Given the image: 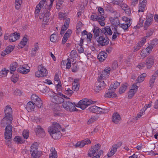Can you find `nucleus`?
Listing matches in <instances>:
<instances>
[{
	"label": "nucleus",
	"mask_w": 158,
	"mask_h": 158,
	"mask_svg": "<svg viewBox=\"0 0 158 158\" xmlns=\"http://www.w3.org/2000/svg\"><path fill=\"white\" fill-rule=\"evenodd\" d=\"M154 59L153 57L149 56L147 59L146 62L147 67L148 69H150L154 63Z\"/></svg>",
	"instance_id": "nucleus-22"
},
{
	"label": "nucleus",
	"mask_w": 158,
	"mask_h": 158,
	"mask_svg": "<svg viewBox=\"0 0 158 158\" xmlns=\"http://www.w3.org/2000/svg\"><path fill=\"white\" fill-rule=\"evenodd\" d=\"M21 4V0H15V5L16 8L18 10L20 8V6Z\"/></svg>",
	"instance_id": "nucleus-53"
},
{
	"label": "nucleus",
	"mask_w": 158,
	"mask_h": 158,
	"mask_svg": "<svg viewBox=\"0 0 158 158\" xmlns=\"http://www.w3.org/2000/svg\"><path fill=\"white\" fill-rule=\"evenodd\" d=\"M50 40L53 42H56L57 41V36L55 34H52L50 36Z\"/></svg>",
	"instance_id": "nucleus-52"
},
{
	"label": "nucleus",
	"mask_w": 158,
	"mask_h": 158,
	"mask_svg": "<svg viewBox=\"0 0 158 158\" xmlns=\"http://www.w3.org/2000/svg\"><path fill=\"white\" fill-rule=\"evenodd\" d=\"M45 3V1L43 0L40 1L36 7L35 15V17H38L40 11V9L43 7Z\"/></svg>",
	"instance_id": "nucleus-18"
},
{
	"label": "nucleus",
	"mask_w": 158,
	"mask_h": 158,
	"mask_svg": "<svg viewBox=\"0 0 158 158\" xmlns=\"http://www.w3.org/2000/svg\"><path fill=\"white\" fill-rule=\"evenodd\" d=\"M68 62L66 63V68L67 69H69L71 67V61H73L72 60V58L70 59L69 58L68 59Z\"/></svg>",
	"instance_id": "nucleus-60"
},
{
	"label": "nucleus",
	"mask_w": 158,
	"mask_h": 158,
	"mask_svg": "<svg viewBox=\"0 0 158 158\" xmlns=\"http://www.w3.org/2000/svg\"><path fill=\"white\" fill-rule=\"evenodd\" d=\"M5 116L2 121L1 123L4 125L10 124L11 123L12 120V114L13 113L12 109L11 106L7 105L6 106L4 109Z\"/></svg>",
	"instance_id": "nucleus-2"
},
{
	"label": "nucleus",
	"mask_w": 158,
	"mask_h": 158,
	"mask_svg": "<svg viewBox=\"0 0 158 158\" xmlns=\"http://www.w3.org/2000/svg\"><path fill=\"white\" fill-rule=\"evenodd\" d=\"M26 108L29 112L33 110L35 108L34 102L32 101L29 102L26 105Z\"/></svg>",
	"instance_id": "nucleus-30"
},
{
	"label": "nucleus",
	"mask_w": 158,
	"mask_h": 158,
	"mask_svg": "<svg viewBox=\"0 0 158 158\" xmlns=\"http://www.w3.org/2000/svg\"><path fill=\"white\" fill-rule=\"evenodd\" d=\"M38 70L35 73L36 77H43L47 76L48 72L42 64L39 65L38 66Z\"/></svg>",
	"instance_id": "nucleus-4"
},
{
	"label": "nucleus",
	"mask_w": 158,
	"mask_h": 158,
	"mask_svg": "<svg viewBox=\"0 0 158 158\" xmlns=\"http://www.w3.org/2000/svg\"><path fill=\"white\" fill-rule=\"evenodd\" d=\"M138 87L135 84L133 85L131 89L128 93V97L129 98H131L134 96L135 94L137 91Z\"/></svg>",
	"instance_id": "nucleus-16"
},
{
	"label": "nucleus",
	"mask_w": 158,
	"mask_h": 158,
	"mask_svg": "<svg viewBox=\"0 0 158 158\" xmlns=\"http://www.w3.org/2000/svg\"><path fill=\"white\" fill-rule=\"evenodd\" d=\"M91 142V141L90 140L88 139H85L81 141L82 147H84L86 145H88L90 144Z\"/></svg>",
	"instance_id": "nucleus-44"
},
{
	"label": "nucleus",
	"mask_w": 158,
	"mask_h": 158,
	"mask_svg": "<svg viewBox=\"0 0 158 158\" xmlns=\"http://www.w3.org/2000/svg\"><path fill=\"white\" fill-rule=\"evenodd\" d=\"M90 103H90L89 101L86 99L82 100L79 102L76 106L81 108L82 110H84L89 105Z\"/></svg>",
	"instance_id": "nucleus-14"
},
{
	"label": "nucleus",
	"mask_w": 158,
	"mask_h": 158,
	"mask_svg": "<svg viewBox=\"0 0 158 158\" xmlns=\"http://www.w3.org/2000/svg\"><path fill=\"white\" fill-rule=\"evenodd\" d=\"M20 36L19 33L17 32H15L9 35V40L10 42H12L16 41L19 39Z\"/></svg>",
	"instance_id": "nucleus-21"
},
{
	"label": "nucleus",
	"mask_w": 158,
	"mask_h": 158,
	"mask_svg": "<svg viewBox=\"0 0 158 158\" xmlns=\"http://www.w3.org/2000/svg\"><path fill=\"white\" fill-rule=\"evenodd\" d=\"M40 90L43 93H48L49 91V89L45 85L41 86L40 87Z\"/></svg>",
	"instance_id": "nucleus-47"
},
{
	"label": "nucleus",
	"mask_w": 158,
	"mask_h": 158,
	"mask_svg": "<svg viewBox=\"0 0 158 158\" xmlns=\"http://www.w3.org/2000/svg\"><path fill=\"white\" fill-rule=\"evenodd\" d=\"M19 78V75L17 74H14L11 77V79L12 82L15 83L18 81Z\"/></svg>",
	"instance_id": "nucleus-43"
},
{
	"label": "nucleus",
	"mask_w": 158,
	"mask_h": 158,
	"mask_svg": "<svg viewBox=\"0 0 158 158\" xmlns=\"http://www.w3.org/2000/svg\"><path fill=\"white\" fill-rule=\"evenodd\" d=\"M8 124L9 125H7L6 127L4 135L5 139L8 140L6 141V143L7 144H8V145L9 146V144L10 143L9 139L12 137L13 127L11 125Z\"/></svg>",
	"instance_id": "nucleus-6"
},
{
	"label": "nucleus",
	"mask_w": 158,
	"mask_h": 158,
	"mask_svg": "<svg viewBox=\"0 0 158 158\" xmlns=\"http://www.w3.org/2000/svg\"><path fill=\"white\" fill-rule=\"evenodd\" d=\"M111 27L112 30V31H113L114 34H118V33L117 31V27L113 25L111 26Z\"/></svg>",
	"instance_id": "nucleus-64"
},
{
	"label": "nucleus",
	"mask_w": 158,
	"mask_h": 158,
	"mask_svg": "<svg viewBox=\"0 0 158 158\" xmlns=\"http://www.w3.org/2000/svg\"><path fill=\"white\" fill-rule=\"evenodd\" d=\"M54 1V0H50L51 3L49 6L47 5L46 2H45V6L44 7L45 8L47 9H48V10H50V9L52 8Z\"/></svg>",
	"instance_id": "nucleus-56"
},
{
	"label": "nucleus",
	"mask_w": 158,
	"mask_h": 158,
	"mask_svg": "<svg viewBox=\"0 0 158 158\" xmlns=\"http://www.w3.org/2000/svg\"><path fill=\"white\" fill-rule=\"evenodd\" d=\"M110 73H106L105 72L103 71L102 74H101L98 77V81H101V80H103L104 79L108 77Z\"/></svg>",
	"instance_id": "nucleus-33"
},
{
	"label": "nucleus",
	"mask_w": 158,
	"mask_h": 158,
	"mask_svg": "<svg viewBox=\"0 0 158 158\" xmlns=\"http://www.w3.org/2000/svg\"><path fill=\"white\" fill-rule=\"evenodd\" d=\"M98 10L99 12V15L101 17L102 16H104V10L101 7H99L98 8Z\"/></svg>",
	"instance_id": "nucleus-58"
},
{
	"label": "nucleus",
	"mask_w": 158,
	"mask_h": 158,
	"mask_svg": "<svg viewBox=\"0 0 158 158\" xmlns=\"http://www.w3.org/2000/svg\"><path fill=\"white\" fill-rule=\"evenodd\" d=\"M104 96L107 98H113L116 97L117 95L114 92L108 90V92L105 94Z\"/></svg>",
	"instance_id": "nucleus-28"
},
{
	"label": "nucleus",
	"mask_w": 158,
	"mask_h": 158,
	"mask_svg": "<svg viewBox=\"0 0 158 158\" xmlns=\"http://www.w3.org/2000/svg\"><path fill=\"white\" fill-rule=\"evenodd\" d=\"M104 20L105 18L104 16H102L99 19L98 21L101 26H103L105 25V23L104 22Z\"/></svg>",
	"instance_id": "nucleus-51"
},
{
	"label": "nucleus",
	"mask_w": 158,
	"mask_h": 158,
	"mask_svg": "<svg viewBox=\"0 0 158 158\" xmlns=\"http://www.w3.org/2000/svg\"><path fill=\"white\" fill-rule=\"evenodd\" d=\"M59 17L60 19L64 20L67 18L66 15L62 12L59 13Z\"/></svg>",
	"instance_id": "nucleus-55"
},
{
	"label": "nucleus",
	"mask_w": 158,
	"mask_h": 158,
	"mask_svg": "<svg viewBox=\"0 0 158 158\" xmlns=\"http://www.w3.org/2000/svg\"><path fill=\"white\" fill-rule=\"evenodd\" d=\"M121 145L122 143L120 142H119L116 144L113 145L110 150L107 154V156L108 157H111L113 156L116 152L117 149L119 148Z\"/></svg>",
	"instance_id": "nucleus-13"
},
{
	"label": "nucleus",
	"mask_w": 158,
	"mask_h": 158,
	"mask_svg": "<svg viewBox=\"0 0 158 158\" xmlns=\"http://www.w3.org/2000/svg\"><path fill=\"white\" fill-rule=\"evenodd\" d=\"M100 148L101 145L99 143L92 146L90 149L89 151L88 154V156L90 157L94 156L96 153L97 155L99 152L98 151L100 149Z\"/></svg>",
	"instance_id": "nucleus-8"
},
{
	"label": "nucleus",
	"mask_w": 158,
	"mask_h": 158,
	"mask_svg": "<svg viewBox=\"0 0 158 158\" xmlns=\"http://www.w3.org/2000/svg\"><path fill=\"white\" fill-rule=\"evenodd\" d=\"M79 79H75L73 83L72 89L74 91H77L79 89Z\"/></svg>",
	"instance_id": "nucleus-31"
},
{
	"label": "nucleus",
	"mask_w": 158,
	"mask_h": 158,
	"mask_svg": "<svg viewBox=\"0 0 158 158\" xmlns=\"http://www.w3.org/2000/svg\"><path fill=\"white\" fill-rule=\"evenodd\" d=\"M106 36H100L97 39L98 42L102 46H105L107 45L109 43V40L107 37Z\"/></svg>",
	"instance_id": "nucleus-15"
},
{
	"label": "nucleus",
	"mask_w": 158,
	"mask_h": 158,
	"mask_svg": "<svg viewBox=\"0 0 158 158\" xmlns=\"http://www.w3.org/2000/svg\"><path fill=\"white\" fill-rule=\"evenodd\" d=\"M100 17L99 15L97 16L95 15H92L91 16V18L93 21H98Z\"/></svg>",
	"instance_id": "nucleus-57"
},
{
	"label": "nucleus",
	"mask_w": 158,
	"mask_h": 158,
	"mask_svg": "<svg viewBox=\"0 0 158 158\" xmlns=\"http://www.w3.org/2000/svg\"><path fill=\"white\" fill-rule=\"evenodd\" d=\"M153 17V16L152 15H150V16H148V18L145 22L144 24V27L145 28H147L152 24Z\"/></svg>",
	"instance_id": "nucleus-26"
},
{
	"label": "nucleus",
	"mask_w": 158,
	"mask_h": 158,
	"mask_svg": "<svg viewBox=\"0 0 158 158\" xmlns=\"http://www.w3.org/2000/svg\"><path fill=\"white\" fill-rule=\"evenodd\" d=\"M36 135L39 137H43L45 135L44 130L40 126H38L35 130Z\"/></svg>",
	"instance_id": "nucleus-17"
},
{
	"label": "nucleus",
	"mask_w": 158,
	"mask_h": 158,
	"mask_svg": "<svg viewBox=\"0 0 158 158\" xmlns=\"http://www.w3.org/2000/svg\"><path fill=\"white\" fill-rule=\"evenodd\" d=\"M32 101L39 108L42 107L43 102L41 99L35 94H32L31 97Z\"/></svg>",
	"instance_id": "nucleus-9"
},
{
	"label": "nucleus",
	"mask_w": 158,
	"mask_h": 158,
	"mask_svg": "<svg viewBox=\"0 0 158 158\" xmlns=\"http://www.w3.org/2000/svg\"><path fill=\"white\" fill-rule=\"evenodd\" d=\"M149 53H148V52H147V50L145 49H143L141 51L140 53V55L141 57L143 58L146 56Z\"/></svg>",
	"instance_id": "nucleus-50"
},
{
	"label": "nucleus",
	"mask_w": 158,
	"mask_h": 158,
	"mask_svg": "<svg viewBox=\"0 0 158 158\" xmlns=\"http://www.w3.org/2000/svg\"><path fill=\"white\" fill-rule=\"evenodd\" d=\"M71 33V31L70 30H68L65 34L62 41V43L64 44L68 40V38L69 37Z\"/></svg>",
	"instance_id": "nucleus-32"
},
{
	"label": "nucleus",
	"mask_w": 158,
	"mask_h": 158,
	"mask_svg": "<svg viewBox=\"0 0 158 158\" xmlns=\"http://www.w3.org/2000/svg\"><path fill=\"white\" fill-rule=\"evenodd\" d=\"M18 66V64L16 62H14L12 63L10 66V73H12V71H15Z\"/></svg>",
	"instance_id": "nucleus-37"
},
{
	"label": "nucleus",
	"mask_w": 158,
	"mask_h": 158,
	"mask_svg": "<svg viewBox=\"0 0 158 158\" xmlns=\"http://www.w3.org/2000/svg\"><path fill=\"white\" fill-rule=\"evenodd\" d=\"M103 153V151L102 150H100L98 153L95 156H94L93 158H100L101 156Z\"/></svg>",
	"instance_id": "nucleus-63"
},
{
	"label": "nucleus",
	"mask_w": 158,
	"mask_h": 158,
	"mask_svg": "<svg viewBox=\"0 0 158 158\" xmlns=\"http://www.w3.org/2000/svg\"><path fill=\"white\" fill-rule=\"evenodd\" d=\"M127 87V85L126 84L122 85L120 88L119 93L121 94L124 93Z\"/></svg>",
	"instance_id": "nucleus-45"
},
{
	"label": "nucleus",
	"mask_w": 158,
	"mask_h": 158,
	"mask_svg": "<svg viewBox=\"0 0 158 158\" xmlns=\"http://www.w3.org/2000/svg\"><path fill=\"white\" fill-rule=\"evenodd\" d=\"M107 56V55L106 53L103 52H101L98 54L97 57L100 61L102 62L106 59Z\"/></svg>",
	"instance_id": "nucleus-24"
},
{
	"label": "nucleus",
	"mask_w": 158,
	"mask_h": 158,
	"mask_svg": "<svg viewBox=\"0 0 158 158\" xmlns=\"http://www.w3.org/2000/svg\"><path fill=\"white\" fill-rule=\"evenodd\" d=\"M102 32L104 33L106 36L107 35H111L113 32L111 29V28L109 26L105 27L104 28H103L102 30Z\"/></svg>",
	"instance_id": "nucleus-23"
},
{
	"label": "nucleus",
	"mask_w": 158,
	"mask_h": 158,
	"mask_svg": "<svg viewBox=\"0 0 158 158\" xmlns=\"http://www.w3.org/2000/svg\"><path fill=\"white\" fill-rule=\"evenodd\" d=\"M122 19L124 22L119 24V27L122 28L124 30H127L128 27L131 26V19L124 16L122 18Z\"/></svg>",
	"instance_id": "nucleus-10"
},
{
	"label": "nucleus",
	"mask_w": 158,
	"mask_h": 158,
	"mask_svg": "<svg viewBox=\"0 0 158 158\" xmlns=\"http://www.w3.org/2000/svg\"><path fill=\"white\" fill-rule=\"evenodd\" d=\"M147 74L146 73H144L141 74L137 78V82L141 83L143 82L144 80V78L146 77Z\"/></svg>",
	"instance_id": "nucleus-39"
},
{
	"label": "nucleus",
	"mask_w": 158,
	"mask_h": 158,
	"mask_svg": "<svg viewBox=\"0 0 158 158\" xmlns=\"http://www.w3.org/2000/svg\"><path fill=\"white\" fill-rule=\"evenodd\" d=\"M60 129V126L58 123H53L52 125L49 127L48 132L53 139H59L61 136Z\"/></svg>",
	"instance_id": "nucleus-1"
},
{
	"label": "nucleus",
	"mask_w": 158,
	"mask_h": 158,
	"mask_svg": "<svg viewBox=\"0 0 158 158\" xmlns=\"http://www.w3.org/2000/svg\"><path fill=\"white\" fill-rule=\"evenodd\" d=\"M121 7L127 15H130L131 14V10L129 6L127 4H122L121 6Z\"/></svg>",
	"instance_id": "nucleus-25"
},
{
	"label": "nucleus",
	"mask_w": 158,
	"mask_h": 158,
	"mask_svg": "<svg viewBox=\"0 0 158 158\" xmlns=\"http://www.w3.org/2000/svg\"><path fill=\"white\" fill-rule=\"evenodd\" d=\"M88 110L91 112L99 114H103L105 113V111L104 109L96 106H90L88 109Z\"/></svg>",
	"instance_id": "nucleus-12"
},
{
	"label": "nucleus",
	"mask_w": 158,
	"mask_h": 158,
	"mask_svg": "<svg viewBox=\"0 0 158 158\" xmlns=\"http://www.w3.org/2000/svg\"><path fill=\"white\" fill-rule=\"evenodd\" d=\"M101 29H99L98 27H94L93 30V32L94 34V37H95L96 38L99 35L100 32L101 31Z\"/></svg>",
	"instance_id": "nucleus-40"
},
{
	"label": "nucleus",
	"mask_w": 158,
	"mask_h": 158,
	"mask_svg": "<svg viewBox=\"0 0 158 158\" xmlns=\"http://www.w3.org/2000/svg\"><path fill=\"white\" fill-rule=\"evenodd\" d=\"M39 49V44L36 43L34 45V47L32 48L31 51V56H34L36 55V52Z\"/></svg>",
	"instance_id": "nucleus-29"
},
{
	"label": "nucleus",
	"mask_w": 158,
	"mask_h": 158,
	"mask_svg": "<svg viewBox=\"0 0 158 158\" xmlns=\"http://www.w3.org/2000/svg\"><path fill=\"white\" fill-rule=\"evenodd\" d=\"M53 110L54 114L58 115H59L58 111L60 110V107L58 104H56L54 107H53Z\"/></svg>",
	"instance_id": "nucleus-42"
},
{
	"label": "nucleus",
	"mask_w": 158,
	"mask_h": 158,
	"mask_svg": "<svg viewBox=\"0 0 158 158\" xmlns=\"http://www.w3.org/2000/svg\"><path fill=\"white\" fill-rule=\"evenodd\" d=\"M23 136L25 139H27L29 135V132L27 130H24L23 132Z\"/></svg>",
	"instance_id": "nucleus-48"
},
{
	"label": "nucleus",
	"mask_w": 158,
	"mask_h": 158,
	"mask_svg": "<svg viewBox=\"0 0 158 158\" xmlns=\"http://www.w3.org/2000/svg\"><path fill=\"white\" fill-rule=\"evenodd\" d=\"M158 71H156L155 73L152 76L149 81V84L151 87H152L155 82V80L157 77Z\"/></svg>",
	"instance_id": "nucleus-27"
},
{
	"label": "nucleus",
	"mask_w": 158,
	"mask_h": 158,
	"mask_svg": "<svg viewBox=\"0 0 158 158\" xmlns=\"http://www.w3.org/2000/svg\"><path fill=\"white\" fill-rule=\"evenodd\" d=\"M38 144L35 143L31 146L30 151L31 153V156L33 158H39L41 156V154L38 150Z\"/></svg>",
	"instance_id": "nucleus-5"
},
{
	"label": "nucleus",
	"mask_w": 158,
	"mask_h": 158,
	"mask_svg": "<svg viewBox=\"0 0 158 158\" xmlns=\"http://www.w3.org/2000/svg\"><path fill=\"white\" fill-rule=\"evenodd\" d=\"M17 71L21 73L25 74L28 73L30 72L29 69H27L23 67H20L17 69Z\"/></svg>",
	"instance_id": "nucleus-34"
},
{
	"label": "nucleus",
	"mask_w": 158,
	"mask_h": 158,
	"mask_svg": "<svg viewBox=\"0 0 158 158\" xmlns=\"http://www.w3.org/2000/svg\"><path fill=\"white\" fill-rule=\"evenodd\" d=\"M51 97L52 102L59 104L64 102V99L63 97L65 98V96L60 93L57 94L55 93Z\"/></svg>",
	"instance_id": "nucleus-3"
},
{
	"label": "nucleus",
	"mask_w": 158,
	"mask_h": 158,
	"mask_svg": "<svg viewBox=\"0 0 158 158\" xmlns=\"http://www.w3.org/2000/svg\"><path fill=\"white\" fill-rule=\"evenodd\" d=\"M110 21L113 24L112 25L115 26L120 24L119 21L117 18H111L110 19Z\"/></svg>",
	"instance_id": "nucleus-36"
},
{
	"label": "nucleus",
	"mask_w": 158,
	"mask_h": 158,
	"mask_svg": "<svg viewBox=\"0 0 158 158\" xmlns=\"http://www.w3.org/2000/svg\"><path fill=\"white\" fill-rule=\"evenodd\" d=\"M15 95L17 96H20L21 95L22 92L20 90L18 89H16L14 92Z\"/></svg>",
	"instance_id": "nucleus-62"
},
{
	"label": "nucleus",
	"mask_w": 158,
	"mask_h": 158,
	"mask_svg": "<svg viewBox=\"0 0 158 158\" xmlns=\"http://www.w3.org/2000/svg\"><path fill=\"white\" fill-rule=\"evenodd\" d=\"M73 66L72 68V72H75L77 71L78 68L77 67V64L75 63H74L73 64Z\"/></svg>",
	"instance_id": "nucleus-59"
},
{
	"label": "nucleus",
	"mask_w": 158,
	"mask_h": 158,
	"mask_svg": "<svg viewBox=\"0 0 158 158\" xmlns=\"http://www.w3.org/2000/svg\"><path fill=\"white\" fill-rule=\"evenodd\" d=\"M77 51L75 50H73L71 51L70 54V59L72 58V60H73V62L74 61V59L77 57Z\"/></svg>",
	"instance_id": "nucleus-38"
},
{
	"label": "nucleus",
	"mask_w": 158,
	"mask_h": 158,
	"mask_svg": "<svg viewBox=\"0 0 158 158\" xmlns=\"http://www.w3.org/2000/svg\"><path fill=\"white\" fill-rule=\"evenodd\" d=\"M99 117L98 116H94L91 117L87 122L88 124L89 125L94 122L96 120L98 119Z\"/></svg>",
	"instance_id": "nucleus-41"
},
{
	"label": "nucleus",
	"mask_w": 158,
	"mask_h": 158,
	"mask_svg": "<svg viewBox=\"0 0 158 158\" xmlns=\"http://www.w3.org/2000/svg\"><path fill=\"white\" fill-rule=\"evenodd\" d=\"M50 15L49 11L46 10L44 11V13L40 16V19L43 20V24H46L48 22Z\"/></svg>",
	"instance_id": "nucleus-11"
},
{
	"label": "nucleus",
	"mask_w": 158,
	"mask_h": 158,
	"mask_svg": "<svg viewBox=\"0 0 158 158\" xmlns=\"http://www.w3.org/2000/svg\"><path fill=\"white\" fill-rule=\"evenodd\" d=\"M63 107L68 111H76V109L74 105L70 102L65 101L63 102Z\"/></svg>",
	"instance_id": "nucleus-7"
},
{
	"label": "nucleus",
	"mask_w": 158,
	"mask_h": 158,
	"mask_svg": "<svg viewBox=\"0 0 158 158\" xmlns=\"http://www.w3.org/2000/svg\"><path fill=\"white\" fill-rule=\"evenodd\" d=\"M139 2L138 12L139 13L140 12L143 13L145 9L147 4V0H140Z\"/></svg>",
	"instance_id": "nucleus-20"
},
{
	"label": "nucleus",
	"mask_w": 158,
	"mask_h": 158,
	"mask_svg": "<svg viewBox=\"0 0 158 158\" xmlns=\"http://www.w3.org/2000/svg\"><path fill=\"white\" fill-rule=\"evenodd\" d=\"M73 91L71 89H70L69 88H68L67 90H66L65 91V94L69 96L73 94Z\"/></svg>",
	"instance_id": "nucleus-61"
},
{
	"label": "nucleus",
	"mask_w": 158,
	"mask_h": 158,
	"mask_svg": "<svg viewBox=\"0 0 158 158\" xmlns=\"http://www.w3.org/2000/svg\"><path fill=\"white\" fill-rule=\"evenodd\" d=\"M146 38L145 37H143L142 38V40L139 42L137 44V45L140 48L146 42Z\"/></svg>",
	"instance_id": "nucleus-49"
},
{
	"label": "nucleus",
	"mask_w": 158,
	"mask_h": 158,
	"mask_svg": "<svg viewBox=\"0 0 158 158\" xmlns=\"http://www.w3.org/2000/svg\"><path fill=\"white\" fill-rule=\"evenodd\" d=\"M14 139L15 141L17 142L18 143H22L25 142V140L21 137L19 136L15 137Z\"/></svg>",
	"instance_id": "nucleus-46"
},
{
	"label": "nucleus",
	"mask_w": 158,
	"mask_h": 158,
	"mask_svg": "<svg viewBox=\"0 0 158 158\" xmlns=\"http://www.w3.org/2000/svg\"><path fill=\"white\" fill-rule=\"evenodd\" d=\"M51 152V153L49 155V158H57V154L55 149L54 148H52Z\"/></svg>",
	"instance_id": "nucleus-35"
},
{
	"label": "nucleus",
	"mask_w": 158,
	"mask_h": 158,
	"mask_svg": "<svg viewBox=\"0 0 158 158\" xmlns=\"http://www.w3.org/2000/svg\"><path fill=\"white\" fill-rule=\"evenodd\" d=\"M9 72V70H8L4 69L0 72V74L2 75V77H5L6 76Z\"/></svg>",
	"instance_id": "nucleus-54"
},
{
	"label": "nucleus",
	"mask_w": 158,
	"mask_h": 158,
	"mask_svg": "<svg viewBox=\"0 0 158 158\" xmlns=\"http://www.w3.org/2000/svg\"><path fill=\"white\" fill-rule=\"evenodd\" d=\"M112 120L115 124H119L121 120V118L119 114L117 112L114 113L113 114Z\"/></svg>",
	"instance_id": "nucleus-19"
}]
</instances>
